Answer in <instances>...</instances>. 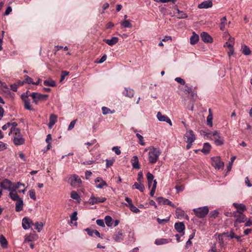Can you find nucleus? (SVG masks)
Listing matches in <instances>:
<instances>
[{"label": "nucleus", "instance_id": "obj_24", "mask_svg": "<svg viewBox=\"0 0 252 252\" xmlns=\"http://www.w3.org/2000/svg\"><path fill=\"white\" fill-rule=\"evenodd\" d=\"M57 121V116L53 114H51L49 118V123L48 124L49 128L50 129L52 128Z\"/></svg>", "mask_w": 252, "mask_h": 252}, {"label": "nucleus", "instance_id": "obj_37", "mask_svg": "<svg viewBox=\"0 0 252 252\" xmlns=\"http://www.w3.org/2000/svg\"><path fill=\"white\" fill-rule=\"evenodd\" d=\"M209 115L207 117V123L208 126H212L213 114L210 109H209Z\"/></svg>", "mask_w": 252, "mask_h": 252}, {"label": "nucleus", "instance_id": "obj_25", "mask_svg": "<svg viewBox=\"0 0 252 252\" xmlns=\"http://www.w3.org/2000/svg\"><path fill=\"white\" fill-rule=\"evenodd\" d=\"M24 206V202L22 198L16 201L15 203V211L16 212H20L23 210Z\"/></svg>", "mask_w": 252, "mask_h": 252}, {"label": "nucleus", "instance_id": "obj_63", "mask_svg": "<svg viewBox=\"0 0 252 252\" xmlns=\"http://www.w3.org/2000/svg\"><path fill=\"white\" fill-rule=\"evenodd\" d=\"M85 231L87 232L88 234L91 236H93L94 234V230H92L90 228H86Z\"/></svg>", "mask_w": 252, "mask_h": 252}, {"label": "nucleus", "instance_id": "obj_16", "mask_svg": "<svg viewBox=\"0 0 252 252\" xmlns=\"http://www.w3.org/2000/svg\"><path fill=\"white\" fill-rule=\"evenodd\" d=\"M233 206L236 209L235 212H239L244 213L246 211L247 208L245 204L243 203H233Z\"/></svg>", "mask_w": 252, "mask_h": 252}, {"label": "nucleus", "instance_id": "obj_62", "mask_svg": "<svg viewBox=\"0 0 252 252\" xmlns=\"http://www.w3.org/2000/svg\"><path fill=\"white\" fill-rule=\"evenodd\" d=\"M96 222L97 224L100 226H101V227L105 226L104 222V221L103 220H100V219L97 220L96 221Z\"/></svg>", "mask_w": 252, "mask_h": 252}, {"label": "nucleus", "instance_id": "obj_41", "mask_svg": "<svg viewBox=\"0 0 252 252\" xmlns=\"http://www.w3.org/2000/svg\"><path fill=\"white\" fill-rule=\"evenodd\" d=\"M43 84L45 86H48L50 87L56 86L55 82L51 79H49L48 80H45L43 82Z\"/></svg>", "mask_w": 252, "mask_h": 252}, {"label": "nucleus", "instance_id": "obj_64", "mask_svg": "<svg viewBox=\"0 0 252 252\" xmlns=\"http://www.w3.org/2000/svg\"><path fill=\"white\" fill-rule=\"evenodd\" d=\"M208 252H221L220 250H217L216 246L213 245L209 250Z\"/></svg>", "mask_w": 252, "mask_h": 252}, {"label": "nucleus", "instance_id": "obj_13", "mask_svg": "<svg viewBox=\"0 0 252 252\" xmlns=\"http://www.w3.org/2000/svg\"><path fill=\"white\" fill-rule=\"evenodd\" d=\"M38 239V236L34 231L31 232L29 234H27L25 236L24 243L36 241Z\"/></svg>", "mask_w": 252, "mask_h": 252}, {"label": "nucleus", "instance_id": "obj_7", "mask_svg": "<svg viewBox=\"0 0 252 252\" xmlns=\"http://www.w3.org/2000/svg\"><path fill=\"white\" fill-rule=\"evenodd\" d=\"M232 216L235 218L234 220V225L235 226L238 223L244 222L246 220V216L243 213L233 212L232 213Z\"/></svg>", "mask_w": 252, "mask_h": 252}, {"label": "nucleus", "instance_id": "obj_42", "mask_svg": "<svg viewBox=\"0 0 252 252\" xmlns=\"http://www.w3.org/2000/svg\"><path fill=\"white\" fill-rule=\"evenodd\" d=\"M226 24V17L224 16L220 19V28L221 31H223L225 29V25Z\"/></svg>", "mask_w": 252, "mask_h": 252}, {"label": "nucleus", "instance_id": "obj_27", "mask_svg": "<svg viewBox=\"0 0 252 252\" xmlns=\"http://www.w3.org/2000/svg\"><path fill=\"white\" fill-rule=\"evenodd\" d=\"M146 177L148 180V187L149 188H150L153 186L154 182L155 180H154V176L152 173L148 172L146 175Z\"/></svg>", "mask_w": 252, "mask_h": 252}, {"label": "nucleus", "instance_id": "obj_35", "mask_svg": "<svg viewBox=\"0 0 252 252\" xmlns=\"http://www.w3.org/2000/svg\"><path fill=\"white\" fill-rule=\"evenodd\" d=\"M169 242V241H168L166 239L160 238V239H157L155 240V244L157 245H160L167 244Z\"/></svg>", "mask_w": 252, "mask_h": 252}, {"label": "nucleus", "instance_id": "obj_4", "mask_svg": "<svg viewBox=\"0 0 252 252\" xmlns=\"http://www.w3.org/2000/svg\"><path fill=\"white\" fill-rule=\"evenodd\" d=\"M184 139L185 141L187 143L186 146L187 149L189 150L191 148L192 143L196 139V136L193 131L191 129H189L186 131L184 136Z\"/></svg>", "mask_w": 252, "mask_h": 252}, {"label": "nucleus", "instance_id": "obj_51", "mask_svg": "<svg viewBox=\"0 0 252 252\" xmlns=\"http://www.w3.org/2000/svg\"><path fill=\"white\" fill-rule=\"evenodd\" d=\"M24 81H25V83H28L29 84H34V82L33 81L32 79V78L29 77L27 75L25 76V80Z\"/></svg>", "mask_w": 252, "mask_h": 252}, {"label": "nucleus", "instance_id": "obj_18", "mask_svg": "<svg viewBox=\"0 0 252 252\" xmlns=\"http://www.w3.org/2000/svg\"><path fill=\"white\" fill-rule=\"evenodd\" d=\"M174 227L177 232L181 233V236L184 235V230L185 229V226L183 222H176L175 224Z\"/></svg>", "mask_w": 252, "mask_h": 252}, {"label": "nucleus", "instance_id": "obj_50", "mask_svg": "<svg viewBox=\"0 0 252 252\" xmlns=\"http://www.w3.org/2000/svg\"><path fill=\"white\" fill-rule=\"evenodd\" d=\"M29 195L30 197L33 200H36V198L35 195V192L34 189H31L29 191Z\"/></svg>", "mask_w": 252, "mask_h": 252}, {"label": "nucleus", "instance_id": "obj_10", "mask_svg": "<svg viewBox=\"0 0 252 252\" xmlns=\"http://www.w3.org/2000/svg\"><path fill=\"white\" fill-rule=\"evenodd\" d=\"M69 181L70 185L74 187L79 186L82 183L79 177L75 174L71 175L69 178Z\"/></svg>", "mask_w": 252, "mask_h": 252}, {"label": "nucleus", "instance_id": "obj_43", "mask_svg": "<svg viewBox=\"0 0 252 252\" xmlns=\"http://www.w3.org/2000/svg\"><path fill=\"white\" fill-rule=\"evenodd\" d=\"M34 226V229L37 230L38 232H40L41 230L43 228V224L42 222H36L35 223H33V224H32Z\"/></svg>", "mask_w": 252, "mask_h": 252}, {"label": "nucleus", "instance_id": "obj_46", "mask_svg": "<svg viewBox=\"0 0 252 252\" xmlns=\"http://www.w3.org/2000/svg\"><path fill=\"white\" fill-rule=\"evenodd\" d=\"M136 137L139 140V143L142 146H144L145 142L144 141L143 137L139 133H136Z\"/></svg>", "mask_w": 252, "mask_h": 252}, {"label": "nucleus", "instance_id": "obj_15", "mask_svg": "<svg viewBox=\"0 0 252 252\" xmlns=\"http://www.w3.org/2000/svg\"><path fill=\"white\" fill-rule=\"evenodd\" d=\"M158 120L160 122H165L170 126H172V123L171 120L166 116L163 115L160 112H158L157 114Z\"/></svg>", "mask_w": 252, "mask_h": 252}, {"label": "nucleus", "instance_id": "obj_22", "mask_svg": "<svg viewBox=\"0 0 252 252\" xmlns=\"http://www.w3.org/2000/svg\"><path fill=\"white\" fill-rule=\"evenodd\" d=\"M123 94L128 97L131 98L134 96V90L129 88H125L123 92Z\"/></svg>", "mask_w": 252, "mask_h": 252}, {"label": "nucleus", "instance_id": "obj_31", "mask_svg": "<svg viewBox=\"0 0 252 252\" xmlns=\"http://www.w3.org/2000/svg\"><path fill=\"white\" fill-rule=\"evenodd\" d=\"M211 147V146L209 143H205L201 152L205 154H208L210 151Z\"/></svg>", "mask_w": 252, "mask_h": 252}, {"label": "nucleus", "instance_id": "obj_38", "mask_svg": "<svg viewBox=\"0 0 252 252\" xmlns=\"http://www.w3.org/2000/svg\"><path fill=\"white\" fill-rule=\"evenodd\" d=\"M105 222L107 226L111 227L113 226V221L112 218L109 216H106L104 218Z\"/></svg>", "mask_w": 252, "mask_h": 252}, {"label": "nucleus", "instance_id": "obj_11", "mask_svg": "<svg viewBox=\"0 0 252 252\" xmlns=\"http://www.w3.org/2000/svg\"><path fill=\"white\" fill-rule=\"evenodd\" d=\"M29 95L23 94L21 95V98L24 102V108L28 110H32L33 108L29 98Z\"/></svg>", "mask_w": 252, "mask_h": 252}, {"label": "nucleus", "instance_id": "obj_39", "mask_svg": "<svg viewBox=\"0 0 252 252\" xmlns=\"http://www.w3.org/2000/svg\"><path fill=\"white\" fill-rule=\"evenodd\" d=\"M176 215L178 219H182L185 216V212L179 208H177L176 211Z\"/></svg>", "mask_w": 252, "mask_h": 252}, {"label": "nucleus", "instance_id": "obj_1", "mask_svg": "<svg viewBox=\"0 0 252 252\" xmlns=\"http://www.w3.org/2000/svg\"><path fill=\"white\" fill-rule=\"evenodd\" d=\"M149 151L148 159L150 163L155 164L158 160L161 154V151L159 148L151 146L145 149V151Z\"/></svg>", "mask_w": 252, "mask_h": 252}, {"label": "nucleus", "instance_id": "obj_21", "mask_svg": "<svg viewBox=\"0 0 252 252\" xmlns=\"http://www.w3.org/2000/svg\"><path fill=\"white\" fill-rule=\"evenodd\" d=\"M213 3L211 0H206L203 1L198 5V7L200 9L202 8H208L212 7Z\"/></svg>", "mask_w": 252, "mask_h": 252}, {"label": "nucleus", "instance_id": "obj_8", "mask_svg": "<svg viewBox=\"0 0 252 252\" xmlns=\"http://www.w3.org/2000/svg\"><path fill=\"white\" fill-rule=\"evenodd\" d=\"M0 187L2 189L7 190L10 191L13 189V183L8 179H4L0 182Z\"/></svg>", "mask_w": 252, "mask_h": 252}, {"label": "nucleus", "instance_id": "obj_19", "mask_svg": "<svg viewBox=\"0 0 252 252\" xmlns=\"http://www.w3.org/2000/svg\"><path fill=\"white\" fill-rule=\"evenodd\" d=\"M157 201L160 204H163V205H168L170 206H172L173 207H174V205L172 203L171 201L167 199L164 198L162 197H159L157 198Z\"/></svg>", "mask_w": 252, "mask_h": 252}, {"label": "nucleus", "instance_id": "obj_28", "mask_svg": "<svg viewBox=\"0 0 252 252\" xmlns=\"http://www.w3.org/2000/svg\"><path fill=\"white\" fill-rule=\"evenodd\" d=\"M132 189H138L141 192H143L145 190V187L142 182H135L132 186Z\"/></svg>", "mask_w": 252, "mask_h": 252}, {"label": "nucleus", "instance_id": "obj_34", "mask_svg": "<svg viewBox=\"0 0 252 252\" xmlns=\"http://www.w3.org/2000/svg\"><path fill=\"white\" fill-rule=\"evenodd\" d=\"M241 51L242 53L245 55H249L251 53V51L250 48L246 45H243L242 46Z\"/></svg>", "mask_w": 252, "mask_h": 252}, {"label": "nucleus", "instance_id": "obj_33", "mask_svg": "<svg viewBox=\"0 0 252 252\" xmlns=\"http://www.w3.org/2000/svg\"><path fill=\"white\" fill-rule=\"evenodd\" d=\"M114 239L116 242H120L123 240V232L119 231L114 236Z\"/></svg>", "mask_w": 252, "mask_h": 252}, {"label": "nucleus", "instance_id": "obj_23", "mask_svg": "<svg viewBox=\"0 0 252 252\" xmlns=\"http://www.w3.org/2000/svg\"><path fill=\"white\" fill-rule=\"evenodd\" d=\"M9 196L12 200L15 201L21 198L19 196L17 191L14 189H12L9 191Z\"/></svg>", "mask_w": 252, "mask_h": 252}, {"label": "nucleus", "instance_id": "obj_53", "mask_svg": "<svg viewBox=\"0 0 252 252\" xmlns=\"http://www.w3.org/2000/svg\"><path fill=\"white\" fill-rule=\"evenodd\" d=\"M112 151H114L117 155H120L121 153L120 147L116 146L113 147Z\"/></svg>", "mask_w": 252, "mask_h": 252}, {"label": "nucleus", "instance_id": "obj_52", "mask_svg": "<svg viewBox=\"0 0 252 252\" xmlns=\"http://www.w3.org/2000/svg\"><path fill=\"white\" fill-rule=\"evenodd\" d=\"M169 220V217L165 219H160L159 218L157 219V221L159 224H163L167 222Z\"/></svg>", "mask_w": 252, "mask_h": 252}, {"label": "nucleus", "instance_id": "obj_45", "mask_svg": "<svg viewBox=\"0 0 252 252\" xmlns=\"http://www.w3.org/2000/svg\"><path fill=\"white\" fill-rule=\"evenodd\" d=\"M157 182L156 180H155L154 182V184L153 185V186L151 187L152 188H151V191L150 193V195L151 196H154V195L155 194L156 188H157Z\"/></svg>", "mask_w": 252, "mask_h": 252}, {"label": "nucleus", "instance_id": "obj_30", "mask_svg": "<svg viewBox=\"0 0 252 252\" xmlns=\"http://www.w3.org/2000/svg\"><path fill=\"white\" fill-rule=\"evenodd\" d=\"M199 40V36L194 32H193L192 36L190 38V43L191 44H196Z\"/></svg>", "mask_w": 252, "mask_h": 252}, {"label": "nucleus", "instance_id": "obj_48", "mask_svg": "<svg viewBox=\"0 0 252 252\" xmlns=\"http://www.w3.org/2000/svg\"><path fill=\"white\" fill-rule=\"evenodd\" d=\"M130 210L134 213H138L140 212V210L136 207L133 204H130L128 206Z\"/></svg>", "mask_w": 252, "mask_h": 252}, {"label": "nucleus", "instance_id": "obj_54", "mask_svg": "<svg viewBox=\"0 0 252 252\" xmlns=\"http://www.w3.org/2000/svg\"><path fill=\"white\" fill-rule=\"evenodd\" d=\"M77 120V119L74 120L70 122V124H69V125L68 126V130H70L74 128V126H75V125L76 124V122Z\"/></svg>", "mask_w": 252, "mask_h": 252}, {"label": "nucleus", "instance_id": "obj_32", "mask_svg": "<svg viewBox=\"0 0 252 252\" xmlns=\"http://www.w3.org/2000/svg\"><path fill=\"white\" fill-rule=\"evenodd\" d=\"M0 244L1 246L4 249H5L7 247V241L2 235L0 236Z\"/></svg>", "mask_w": 252, "mask_h": 252}, {"label": "nucleus", "instance_id": "obj_60", "mask_svg": "<svg viewBox=\"0 0 252 252\" xmlns=\"http://www.w3.org/2000/svg\"><path fill=\"white\" fill-rule=\"evenodd\" d=\"M102 111L103 115H106L109 113V112H110V110L107 107H102Z\"/></svg>", "mask_w": 252, "mask_h": 252}, {"label": "nucleus", "instance_id": "obj_2", "mask_svg": "<svg viewBox=\"0 0 252 252\" xmlns=\"http://www.w3.org/2000/svg\"><path fill=\"white\" fill-rule=\"evenodd\" d=\"M9 135H12V141L16 146H20L25 143V139L21 133L20 129L19 128H13L11 129L8 133Z\"/></svg>", "mask_w": 252, "mask_h": 252}, {"label": "nucleus", "instance_id": "obj_58", "mask_svg": "<svg viewBox=\"0 0 252 252\" xmlns=\"http://www.w3.org/2000/svg\"><path fill=\"white\" fill-rule=\"evenodd\" d=\"M143 173L141 171H140L138 173V177H137V180L139 182L143 183Z\"/></svg>", "mask_w": 252, "mask_h": 252}, {"label": "nucleus", "instance_id": "obj_29", "mask_svg": "<svg viewBox=\"0 0 252 252\" xmlns=\"http://www.w3.org/2000/svg\"><path fill=\"white\" fill-rule=\"evenodd\" d=\"M119 41L117 37H112L111 39H104V41L110 46L116 44Z\"/></svg>", "mask_w": 252, "mask_h": 252}, {"label": "nucleus", "instance_id": "obj_55", "mask_svg": "<svg viewBox=\"0 0 252 252\" xmlns=\"http://www.w3.org/2000/svg\"><path fill=\"white\" fill-rule=\"evenodd\" d=\"M115 161V159H106V166L107 167H109V166H112L114 162Z\"/></svg>", "mask_w": 252, "mask_h": 252}, {"label": "nucleus", "instance_id": "obj_47", "mask_svg": "<svg viewBox=\"0 0 252 252\" xmlns=\"http://www.w3.org/2000/svg\"><path fill=\"white\" fill-rule=\"evenodd\" d=\"M21 187L24 188L25 185L21 182H17L16 184L13 183V189L16 190L17 189L20 188Z\"/></svg>", "mask_w": 252, "mask_h": 252}, {"label": "nucleus", "instance_id": "obj_14", "mask_svg": "<svg viewBox=\"0 0 252 252\" xmlns=\"http://www.w3.org/2000/svg\"><path fill=\"white\" fill-rule=\"evenodd\" d=\"M33 224L32 220L29 218L25 217L22 220V227L26 230L29 229Z\"/></svg>", "mask_w": 252, "mask_h": 252}, {"label": "nucleus", "instance_id": "obj_57", "mask_svg": "<svg viewBox=\"0 0 252 252\" xmlns=\"http://www.w3.org/2000/svg\"><path fill=\"white\" fill-rule=\"evenodd\" d=\"M7 148V144L2 141H0V151H3Z\"/></svg>", "mask_w": 252, "mask_h": 252}, {"label": "nucleus", "instance_id": "obj_36", "mask_svg": "<svg viewBox=\"0 0 252 252\" xmlns=\"http://www.w3.org/2000/svg\"><path fill=\"white\" fill-rule=\"evenodd\" d=\"M175 9L177 10L178 16V18L179 19H184L187 18L188 17V15L184 12L182 11H180L177 7V6H176V7Z\"/></svg>", "mask_w": 252, "mask_h": 252}, {"label": "nucleus", "instance_id": "obj_26", "mask_svg": "<svg viewBox=\"0 0 252 252\" xmlns=\"http://www.w3.org/2000/svg\"><path fill=\"white\" fill-rule=\"evenodd\" d=\"M131 162L133 168L137 169H139L140 168V166L137 156H133L131 159Z\"/></svg>", "mask_w": 252, "mask_h": 252}, {"label": "nucleus", "instance_id": "obj_6", "mask_svg": "<svg viewBox=\"0 0 252 252\" xmlns=\"http://www.w3.org/2000/svg\"><path fill=\"white\" fill-rule=\"evenodd\" d=\"M193 211L195 215L200 218L205 217L209 213V209L207 206L195 208Z\"/></svg>", "mask_w": 252, "mask_h": 252}, {"label": "nucleus", "instance_id": "obj_59", "mask_svg": "<svg viewBox=\"0 0 252 252\" xmlns=\"http://www.w3.org/2000/svg\"><path fill=\"white\" fill-rule=\"evenodd\" d=\"M106 58H107L106 55H104L99 60L95 61L94 62V63H103L104 62H105L106 61Z\"/></svg>", "mask_w": 252, "mask_h": 252}, {"label": "nucleus", "instance_id": "obj_49", "mask_svg": "<svg viewBox=\"0 0 252 252\" xmlns=\"http://www.w3.org/2000/svg\"><path fill=\"white\" fill-rule=\"evenodd\" d=\"M77 212L76 211H75L72 213L71 215L70 216V221L71 223H72L73 221H76L77 220Z\"/></svg>", "mask_w": 252, "mask_h": 252}, {"label": "nucleus", "instance_id": "obj_3", "mask_svg": "<svg viewBox=\"0 0 252 252\" xmlns=\"http://www.w3.org/2000/svg\"><path fill=\"white\" fill-rule=\"evenodd\" d=\"M206 136L214 141L217 146H221L224 144V138L221 136L217 131L210 132L206 134Z\"/></svg>", "mask_w": 252, "mask_h": 252}, {"label": "nucleus", "instance_id": "obj_17", "mask_svg": "<svg viewBox=\"0 0 252 252\" xmlns=\"http://www.w3.org/2000/svg\"><path fill=\"white\" fill-rule=\"evenodd\" d=\"M94 182L96 187L98 189H102L103 187L108 186L106 182L101 177L96 178L94 180Z\"/></svg>", "mask_w": 252, "mask_h": 252}, {"label": "nucleus", "instance_id": "obj_12", "mask_svg": "<svg viewBox=\"0 0 252 252\" xmlns=\"http://www.w3.org/2000/svg\"><path fill=\"white\" fill-rule=\"evenodd\" d=\"M106 200V198L105 197H96L94 195H92L88 202L90 204L94 205L95 204H97L99 203L104 202Z\"/></svg>", "mask_w": 252, "mask_h": 252}, {"label": "nucleus", "instance_id": "obj_20", "mask_svg": "<svg viewBox=\"0 0 252 252\" xmlns=\"http://www.w3.org/2000/svg\"><path fill=\"white\" fill-rule=\"evenodd\" d=\"M201 39L205 42L211 43L213 41L212 37L207 32H203L201 34Z\"/></svg>", "mask_w": 252, "mask_h": 252}, {"label": "nucleus", "instance_id": "obj_9", "mask_svg": "<svg viewBox=\"0 0 252 252\" xmlns=\"http://www.w3.org/2000/svg\"><path fill=\"white\" fill-rule=\"evenodd\" d=\"M212 165L216 169H220L224 167V163L220 160L219 157H213L211 158Z\"/></svg>", "mask_w": 252, "mask_h": 252}, {"label": "nucleus", "instance_id": "obj_5", "mask_svg": "<svg viewBox=\"0 0 252 252\" xmlns=\"http://www.w3.org/2000/svg\"><path fill=\"white\" fill-rule=\"evenodd\" d=\"M29 96L32 97L33 102L36 104L41 101L46 100L48 97L47 94H41L37 92H33Z\"/></svg>", "mask_w": 252, "mask_h": 252}, {"label": "nucleus", "instance_id": "obj_44", "mask_svg": "<svg viewBox=\"0 0 252 252\" xmlns=\"http://www.w3.org/2000/svg\"><path fill=\"white\" fill-rule=\"evenodd\" d=\"M70 197L72 199L76 200L78 202H79L81 200L80 196L75 191H72L71 192Z\"/></svg>", "mask_w": 252, "mask_h": 252}, {"label": "nucleus", "instance_id": "obj_40", "mask_svg": "<svg viewBox=\"0 0 252 252\" xmlns=\"http://www.w3.org/2000/svg\"><path fill=\"white\" fill-rule=\"evenodd\" d=\"M121 25L122 27L125 28H131L132 27V24L130 23V21L128 20H125L123 22H121Z\"/></svg>", "mask_w": 252, "mask_h": 252}, {"label": "nucleus", "instance_id": "obj_61", "mask_svg": "<svg viewBox=\"0 0 252 252\" xmlns=\"http://www.w3.org/2000/svg\"><path fill=\"white\" fill-rule=\"evenodd\" d=\"M175 80L178 83L182 84V85H185V81L184 79H182L180 77H176L175 79Z\"/></svg>", "mask_w": 252, "mask_h": 252}, {"label": "nucleus", "instance_id": "obj_56", "mask_svg": "<svg viewBox=\"0 0 252 252\" xmlns=\"http://www.w3.org/2000/svg\"><path fill=\"white\" fill-rule=\"evenodd\" d=\"M69 74V72L66 71H63L62 72V75L60 79V82H62L64 79L65 76H67Z\"/></svg>", "mask_w": 252, "mask_h": 252}]
</instances>
